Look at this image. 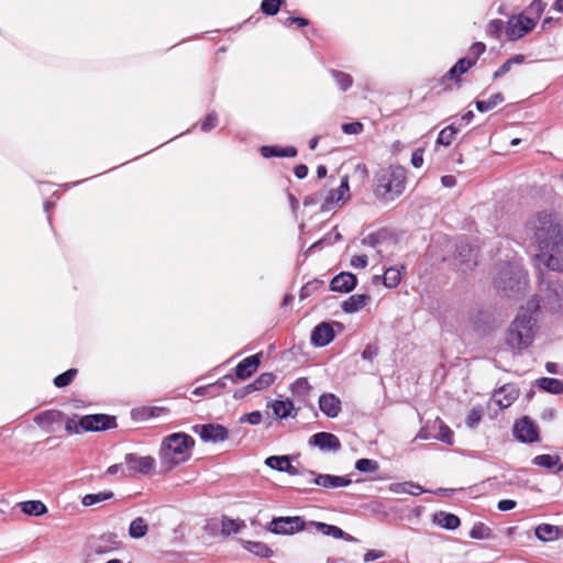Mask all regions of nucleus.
<instances>
[{
	"label": "nucleus",
	"mask_w": 563,
	"mask_h": 563,
	"mask_svg": "<svg viewBox=\"0 0 563 563\" xmlns=\"http://www.w3.org/2000/svg\"><path fill=\"white\" fill-rule=\"evenodd\" d=\"M538 245V260L554 272L563 271V224L553 216L538 213L529 223Z\"/></svg>",
	"instance_id": "1"
},
{
	"label": "nucleus",
	"mask_w": 563,
	"mask_h": 563,
	"mask_svg": "<svg viewBox=\"0 0 563 563\" xmlns=\"http://www.w3.org/2000/svg\"><path fill=\"white\" fill-rule=\"evenodd\" d=\"M539 300L531 298L525 308L510 323L506 335L507 345L514 351H521L529 347L537 331V314L539 312Z\"/></svg>",
	"instance_id": "2"
},
{
	"label": "nucleus",
	"mask_w": 563,
	"mask_h": 563,
	"mask_svg": "<svg viewBox=\"0 0 563 563\" xmlns=\"http://www.w3.org/2000/svg\"><path fill=\"white\" fill-rule=\"evenodd\" d=\"M195 440L187 433L177 432L167 435L162 443L159 457L166 471L187 462L192 454Z\"/></svg>",
	"instance_id": "3"
},
{
	"label": "nucleus",
	"mask_w": 563,
	"mask_h": 563,
	"mask_svg": "<svg viewBox=\"0 0 563 563\" xmlns=\"http://www.w3.org/2000/svg\"><path fill=\"white\" fill-rule=\"evenodd\" d=\"M493 284L505 296H512L526 286L527 275L518 262L496 264L493 271Z\"/></svg>",
	"instance_id": "4"
},
{
	"label": "nucleus",
	"mask_w": 563,
	"mask_h": 563,
	"mask_svg": "<svg viewBox=\"0 0 563 563\" xmlns=\"http://www.w3.org/2000/svg\"><path fill=\"white\" fill-rule=\"evenodd\" d=\"M406 187V169L401 166H390L382 169L376 176L375 195L385 200H394Z\"/></svg>",
	"instance_id": "5"
},
{
	"label": "nucleus",
	"mask_w": 563,
	"mask_h": 563,
	"mask_svg": "<svg viewBox=\"0 0 563 563\" xmlns=\"http://www.w3.org/2000/svg\"><path fill=\"white\" fill-rule=\"evenodd\" d=\"M540 310H544L550 313H560L563 312V284L561 283H552L548 285L543 295L539 299Z\"/></svg>",
	"instance_id": "6"
},
{
	"label": "nucleus",
	"mask_w": 563,
	"mask_h": 563,
	"mask_svg": "<svg viewBox=\"0 0 563 563\" xmlns=\"http://www.w3.org/2000/svg\"><path fill=\"white\" fill-rule=\"evenodd\" d=\"M349 176L345 175L342 177L338 188L330 189L328 191L323 190V201L321 202L320 210L323 212L331 211L341 203H344L346 200H349Z\"/></svg>",
	"instance_id": "7"
},
{
	"label": "nucleus",
	"mask_w": 563,
	"mask_h": 563,
	"mask_svg": "<svg viewBox=\"0 0 563 563\" xmlns=\"http://www.w3.org/2000/svg\"><path fill=\"white\" fill-rule=\"evenodd\" d=\"M125 470H122L123 476H134L140 473L151 474L155 468V460L152 456H139L134 453H128L124 456Z\"/></svg>",
	"instance_id": "8"
},
{
	"label": "nucleus",
	"mask_w": 563,
	"mask_h": 563,
	"mask_svg": "<svg viewBox=\"0 0 563 563\" xmlns=\"http://www.w3.org/2000/svg\"><path fill=\"white\" fill-rule=\"evenodd\" d=\"M537 24V19L525 14H517L509 18L506 27V35L509 41H516L529 33Z\"/></svg>",
	"instance_id": "9"
},
{
	"label": "nucleus",
	"mask_w": 563,
	"mask_h": 563,
	"mask_svg": "<svg viewBox=\"0 0 563 563\" xmlns=\"http://www.w3.org/2000/svg\"><path fill=\"white\" fill-rule=\"evenodd\" d=\"M79 424L82 431L97 432L115 427V419L103 413L87 415L79 419Z\"/></svg>",
	"instance_id": "10"
},
{
	"label": "nucleus",
	"mask_w": 563,
	"mask_h": 563,
	"mask_svg": "<svg viewBox=\"0 0 563 563\" xmlns=\"http://www.w3.org/2000/svg\"><path fill=\"white\" fill-rule=\"evenodd\" d=\"M303 529L305 521L298 516L274 518L269 526V530L275 534H294Z\"/></svg>",
	"instance_id": "11"
},
{
	"label": "nucleus",
	"mask_w": 563,
	"mask_h": 563,
	"mask_svg": "<svg viewBox=\"0 0 563 563\" xmlns=\"http://www.w3.org/2000/svg\"><path fill=\"white\" fill-rule=\"evenodd\" d=\"M310 482L323 488H339L351 484V479L344 476L331 474H317L313 471H307Z\"/></svg>",
	"instance_id": "12"
},
{
	"label": "nucleus",
	"mask_w": 563,
	"mask_h": 563,
	"mask_svg": "<svg viewBox=\"0 0 563 563\" xmlns=\"http://www.w3.org/2000/svg\"><path fill=\"white\" fill-rule=\"evenodd\" d=\"M195 432H197L205 442H222L229 437L227 428L221 424L213 423L196 426Z\"/></svg>",
	"instance_id": "13"
},
{
	"label": "nucleus",
	"mask_w": 563,
	"mask_h": 563,
	"mask_svg": "<svg viewBox=\"0 0 563 563\" xmlns=\"http://www.w3.org/2000/svg\"><path fill=\"white\" fill-rule=\"evenodd\" d=\"M309 444L319 448L323 452H338L341 449L339 438L330 432H318L309 439Z\"/></svg>",
	"instance_id": "14"
},
{
	"label": "nucleus",
	"mask_w": 563,
	"mask_h": 563,
	"mask_svg": "<svg viewBox=\"0 0 563 563\" xmlns=\"http://www.w3.org/2000/svg\"><path fill=\"white\" fill-rule=\"evenodd\" d=\"M454 258L460 263V265L465 266L463 271L471 269L476 265L475 250L465 240H459L456 242Z\"/></svg>",
	"instance_id": "15"
},
{
	"label": "nucleus",
	"mask_w": 563,
	"mask_h": 563,
	"mask_svg": "<svg viewBox=\"0 0 563 563\" xmlns=\"http://www.w3.org/2000/svg\"><path fill=\"white\" fill-rule=\"evenodd\" d=\"M514 433L519 441L525 443H531L538 440L536 426L526 417L515 423Z\"/></svg>",
	"instance_id": "16"
},
{
	"label": "nucleus",
	"mask_w": 563,
	"mask_h": 563,
	"mask_svg": "<svg viewBox=\"0 0 563 563\" xmlns=\"http://www.w3.org/2000/svg\"><path fill=\"white\" fill-rule=\"evenodd\" d=\"M357 284V278L354 274L349 272H342L334 276L330 283V289L336 292H350Z\"/></svg>",
	"instance_id": "17"
},
{
	"label": "nucleus",
	"mask_w": 563,
	"mask_h": 563,
	"mask_svg": "<svg viewBox=\"0 0 563 563\" xmlns=\"http://www.w3.org/2000/svg\"><path fill=\"white\" fill-rule=\"evenodd\" d=\"M261 356L258 353L242 360L235 367V377L242 380L251 377L261 364Z\"/></svg>",
	"instance_id": "18"
},
{
	"label": "nucleus",
	"mask_w": 563,
	"mask_h": 563,
	"mask_svg": "<svg viewBox=\"0 0 563 563\" xmlns=\"http://www.w3.org/2000/svg\"><path fill=\"white\" fill-rule=\"evenodd\" d=\"M320 410L329 418H335L341 411V400L334 394H322L319 398Z\"/></svg>",
	"instance_id": "19"
},
{
	"label": "nucleus",
	"mask_w": 563,
	"mask_h": 563,
	"mask_svg": "<svg viewBox=\"0 0 563 563\" xmlns=\"http://www.w3.org/2000/svg\"><path fill=\"white\" fill-rule=\"evenodd\" d=\"M311 343L314 346H325L334 339V331L327 322H321L311 332Z\"/></svg>",
	"instance_id": "20"
},
{
	"label": "nucleus",
	"mask_w": 563,
	"mask_h": 563,
	"mask_svg": "<svg viewBox=\"0 0 563 563\" xmlns=\"http://www.w3.org/2000/svg\"><path fill=\"white\" fill-rule=\"evenodd\" d=\"M310 526L314 527L316 530L322 533L323 536L332 537L334 539H343L347 542H356V539L353 536L344 532L341 528L336 526L319 521H311Z\"/></svg>",
	"instance_id": "21"
},
{
	"label": "nucleus",
	"mask_w": 563,
	"mask_h": 563,
	"mask_svg": "<svg viewBox=\"0 0 563 563\" xmlns=\"http://www.w3.org/2000/svg\"><path fill=\"white\" fill-rule=\"evenodd\" d=\"M518 395L515 385L507 384L494 393L493 399L500 408H508L518 398Z\"/></svg>",
	"instance_id": "22"
},
{
	"label": "nucleus",
	"mask_w": 563,
	"mask_h": 563,
	"mask_svg": "<svg viewBox=\"0 0 563 563\" xmlns=\"http://www.w3.org/2000/svg\"><path fill=\"white\" fill-rule=\"evenodd\" d=\"M532 463L540 467L553 471L554 473L563 471V463L559 455L540 454L532 460Z\"/></svg>",
	"instance_id": "23"
},
{
	"label": "nucleus",
	"mask_w": 563,
	"mask_h": 563,
	"mask_svg": "<svg viewBox=\"0 0 563 563\" xmlns=\"http://www.w3.org/2000/svg\"><path fill=\"white\" fill-rule=\"evenodd\" d=\"M261 154L265 158L271 157H295L297 155V148L295 146H277V145H264L261 147Z\"/></svg>",
	"instance_id": "24"
},
{
	"label": "nucleus",
	"mask_w": 563,
	"mask_h": 563,
	"mask_svg": "<svg viewBox=\"0 0 563 563\" xmlns=\"http://www.w3.org/2000/svg\"><path fill=\"white\" fill-rule=\"evenodd\" d=\"M369 299V296L365 294L352 295L343 302L342 309L347 313L357 312L367 305Z\"/></svg>",
	"instance_id": "25"
},
{
	"label": "nucleus",
	"mask_w": 563,
	"mask_h": 563,
	"mask_svg": "<svg viewBox=\"0 0 563 563\" xmlns=\"http://www.w3.org/2000/svg\"><path fill=\"white\" fill-rule=\"evenodd\" d=\"M311 388L312 387L306 377H300V378L296 379L290 386L292 396L298 401H301V402L307 401V398L309 396Z\"/></svg>",
	"instance_id": "26"
},
{
	"label": "nucleus",
	"mask_w": 563,
	"mask_h": 563,
	"mask_svg": "<svg viewBox=\"0 0 563 563\" xmlns=\"http://www.w3.org/2000/svg\"><path fill=\"white\" fill-rule=\"evenodd\" d=\"M536 537L543 541H553L560 537V528L549 523H541L534 529Z\"/></svg>",
	"instance_id": "27"
},
{
	"label": "nucleus",
	"mask_w": 563,
	"mask_h": 563,
	"mask_svg": "<svg viewBox=\"0 0 563 563\" xmlns=\"http://www.w3.org/2000/svg\"><path fill=\"white\" fill-rule=\"evenodd\" d=\"M21 511L29 516L38 517L47 512V507L41 500H27L19 503Z\"/></svg>",
	"instance_id": "28"
},
{
	"label": "nucleus",
	"mask_w": 563,
	"mask_h": 563,
	"mask_svg": "<svg viewBox=\"0 0 563 563\" xmlns=\"http://www.w3.org/2000/svg\"><path fill=\"white\" fill-rule=\"evenodd\" d=\"M433 520L437 525L448 530H454L461 523L457 516L444 511L435 514Z\"/></svg>",
	"instance_id": "29"
},
{
	"label": "nucleus",
	"mask_w": 563,
	"mask_h": 563,
	"mask_svg": "<svg viewBox=\"0 0 563 563\" xmlns=\"http://www.w3.org/2000/svg\"><path fill=\"white\" fill-rule=\"evenodd\" d=\"M241 543L245 550L257 556L269 558L273 554L272 549L263 542L241 540Z\"/></svg>",
	"instance_id": "30"
},
{
	"label": "nucleus",
	"mask_w": 563,
	"mask_h": 563,
	"mask_svg": "<svg viewBox=\"0 0 563 563\" xmlns=\"http://www.w3.org/2000/svg\"><path fill=\"white\" fill-rule=\"evenodd\" d=\"M274 415L279 419H285L292 416V411L295 410L294 402L289 399L286 400H275L271 405Z\"/></svg>",
	"instance_id": "31"
},
{
	"label": "nucleus",
	"mask_w": 563,
	"mask_h": 563,
	"mask_svg": "<svg viewBox=\"0 0 563 563\" xmlns=\"http://www.w3.org/2000/svg\"><path fill=\"white\" fill-rule=\"evenodd\" d=\"M405 269V266L399 267H389L385 271L383 276V283L388 288H395L401 282V274Z\"/></svg>",
	"instance_id": "32"
},
{
	"label": "nucleus",
	"mask_w": 563,
	"mask_h": 563,
	"mask_svg": "<svg viewBox=\"0 0 563 563\" xmlns=\"http://www.w3.org/2000/svg\"><path fill=\"white\" fill-rule=\"evenodd\" d=\"M275 380V376L273 373H263L261 374L253 383L245 386L247 393L258 391L266 389L269 387Z\"/></svg>",
	"instance_id": "33"
},
{
	"label": "nucleus",
	"mask_w": 563,
	"mask_h": 563,
	"mask_svg": "<svg viewBox=\"0 0 563 563\" xmlns=\"http://www.w3.org/2000/svg\"><path fill=\"white\" fill-rule=\"evenodd\" d=\"M473 66L472 60L467 57L460 58L448 71L446 77L452 80H457L459 76L467 73Z\"/></svg>",
	"instance_id": "34"
},
{
	"label": "nucleus",
	"mask_w": 563,
	"mask_h": 563,
	"mask_svg": "<svg viewBox=\"0 0 563 563\" xmlns=\"http://www.w3.org/2000/svg\"><path fill=\"white\" fill-rule=\"evenodd\" d=\"M245 527L246 525L243 520L231 519L227 516H223L221 519V533L223 536H231L233 533H238L242 528Z\"/></svg>",
	"instance_id": "35"
},
{
	"label": "nucleus",
	"mask_w": 563,
	"mask_h": 563,
	"mask_svg": "<svg viewBox=\"0 0 563 563\" xmlns=\"http://www.w3.org/2000/svg\"><path fill=\"white\" fill-rule=\"evenodd\" d=\"M538 385L543 390L553 395L563 393V383L558 378L542 377L538 380Z\"/></svg>",
	"instance_id": "36"
},
{
	"label": "nucleus",
	"mask_w": 563,
	"mask_h": 563,
	"mask_svg": "<svg viewBox=\"0 0 563 563\" xmlns=\"http://www.w3.org/2000/svg\"><path fill=\"white\" fill-rule=\"evenodd\" d=\"M113 497V493L110 490L99 492L96 494H87L82 497L81 503L84 506L89 507L97 505L102 501H107Z\"/></svg>",
	"instance_id": "37"
},
{
	"label": "nucleus",
	"mask_w": 563,
	"mask_h": 563,
	"mask_svg": "<svg viewBox=\"0 0 563 563\" xmlns=\"http://www.w3.org/2000/svg\"><path fill=\"white\" fill-rule=\"evenodd\" d=\"M147 530L148 527L145 520L142 517H137L134 520H132L129 528V534L133 539H140L147 533Z\"/></svg>",
	"instance_id": "38"
},
{
	"label": "nucleus",
	"mask_w": 563,
	"mask_h": 563,
	"mask_svg": "<svg viewBox=\"0 0 563 563\" xmlns=\"http://www.w3.org/2000/svg\"><path fill=\"white\" fill-rule=\"evenodd\" d=\"M60 417H62V413L59 411H53V410H48V411H44V412H41L38 413L34 421L41 426V427H48L55 422H58L60 420Z\"/></svg>",
	"instance_id": "39"
},
{
	"label": "nucleus",
	"mask_w": 563,
	"mask_h": 563,
	"mask_svg": "<svg viewBox=\"0 0 563 563\" xmlns=\"http://www.w3.org/2000/svg\"><path fill=\"white\" fill-rule=\"evenodd\" d=\"M505 100L504 96L498 92L489 97L488 100H477L476 101V109L479 112H487L498 104H500Z\"/></svg>",
	"instance_id": "40"
},
{
	"label": "nucleus",
	"mask_w": 563,
	"mask_h": 563,
	"mask_svg": "<svg viewBox=\"0 0 563 563\" xmlns=\"http://www.w3.org/2000/svg\"><path fill=\"white\" fill-rule=\"evenodd\" d=\"M290 460L287 455H273L266 459L265 464L276 471L285 472L289 467Z\"/></svg>",
	"instance_id": "41"
},
{
	"label": "nucleus",
	"mask_w": 563,
	"mask_h": 563,
	"mask_svg": "<svg viewBox=\"0 0 563 563\" xmlns=\"http://www.w3.org/2000/svg\"><path fill=\"white\" fill-rule=\"evenodd\" d=\"M330 73L342 91H346L353 85V78L351 75L334 69Z\"/></svg>",
	"instance_id": "42"
},
{
	"label": "nucleus",
	"mask_w": 563,
	"mask_h": 563,
	"mask_svg": "<svg viewBox=\"0 0 563 563\" xmlns=\"http://www.w3.org/2000/svg\"><path fill=\"white\" fill-rule=\"evenodd\" d=\"M77 373L78 372H77L76 368H69L68 371L57 375L54 378V385L57 388H63V387L68 386L74 380V378L76 377Z\"/></svg>",
	"instance_id": "43"
},
{
	"label": "nucleus",
	"mask_w": 563,
	"mask_h": 563,
	"mask_svg": "<svg viewBox=\"0 0 563 563\" xmlns=\"http://www.w3.org/2000/svg\"><path fill=\"white\" fill-rule=\"evenodd\" d=\"M457 131L459 130L456 128H454L453 125H449V126L444 128L443 130L440 131L438 139H437V143L444 145V146H449L452 143Z\"/></svg>",
	"instance_id": "44"
},
{
	"label": "nucleus",
	"mask_w": 563,
	"mask_h": 563,
	"mask_svg": "<svg viewBox=\"0 0 563 563\" xmlns=\"http://www.w3.org/2000/svg\"><path fill=\"white\" fill-rule=\"evenodd\" d=\"M117 540L115 536L109 534V536H102L99 540L98 545L96 547L97 553H106L111 551L112 549L117 548Z\"/></svg>",
	"instance_id": "45"
},
{
	"label": "nucleus",
	"mask_w": 563,
	"mask_h": 563,
	"mask_svg": "<svg viewBox=\"0 0 563 563\" xmlns=\"http://www.w3.org/2000/svg\"><path fill=\"white\" fill-rule=\"evenodd\" d=\"M378 467L377 461L371 459H360L355 463V468L362 473H374Z\"/></svg>",
	"instance_id": "46"
},
{
	"label": "nucleus",
	"mask_w": 563,
	"mask_h": 563,
	"mask_svg": "<svg viewBox=\"0 0 563 563\" xmlns=\"http://www.w3.org/2000/svg\"><path fill=\"white\" fill-rule=\"evenodd\" d=\"M490 534H492L490 529L487 526H485L484 523L475 525L470 531V537L475 540L488 539L490 537Z\"/></svg>",
	"instance_id": "47"
},
{
	"label": "nucleus",
	"mask_w": 563,
	"mask_h": 563,
	"mask_svg": "<svg viewBox=\"0 0 563 563\" xmlns=\"http://www.w3.org/2000/svg\"><path fill=\"white\" fill-rule=\"evenodd\" d=\"M284 0H263L261 10L267 15H275L280 9Z\"/></svg>",
	"instance_id": "48"
},
{
	"label": "nucleus",
	"mask_w": 563,
	"mask_h": 563,
	"mask_svg": "<svg viewBox=\"0 0 563 563\" xmlns=\"http://www.w3.org/2000/svg\"><path fill=\"white\" fill-rule=\"evenodd\" d=\"M504 27H505V24L501 20L499 19H495V20H492L488 24H487V29H486V32L489 36L492 37H495V38H499L503 31H504Z\"/></svg>",
	"instance_id": "49"
},
{
	"label": "nucleus",
	"mask_w": 563,
	"mask_h": 563,
	"mask_svg": "<svg viewBox=\"0 0 563 563\" xmlns=\"http://www.w3.org/2000/svg\"><path fill=\"white\" fill-rule=\"evenodd\" d=\"M485 51L486 45L482 42H476L470 47L466 57L472 60L473 65H475L479 56L483 55Z\"/></svg>",
	"instance_id": "50"
},
{
	"label": "nucleus",
	"mask_w": 563,
	"mask_h": 563,
	"mask_svg": "<svg viewBox=\"0 0 563 563\" xmlns=\"http://www.w3.org/2000/svg\"><path fill=\"white\" fill-rule=\"evenodd\" d=\"M433 439H438L446 444L453 443V432L452 430L440 421L439 426V434L434 435Z\"/></svg>",
	"instance_id": "51"
},
{
	"label": "nucleus",
	"mask_w": 563,
	"mask_h": 563,
	"mask_svg": "<svg viewBox=\"0 0 563 563\" xmlns=\"http://www.w3.org/2000/svg\"><path fill=\"white\" fill-rule=\"evenodd\" d=\"M262 418L263 417H262L261 411L256 410V411H252L250 413H245V415L241 416L239 421L241 423L247 422V423H250L252 426H257V424H260L262 422Z\"/></svg>",
	"instance_id": "52"
},
{
	"label": "nucleus",
	"mask_w": 563,
	"mask_h": 563,
	"mask_svg": "<svg viewBox=\"0 0 563 563\" xmlns=\"http://www.w3.org/2000/svg\"><path fill=\"white\" fill-rule=\"evenodd\" d=\"M483 410L479 408H473L466 418V424L468 428H475L482 419Z\"/></svg>",
	"instance_id": "53"
},
{
	"label": "nucleus",
	"mask_w": 563,
	"mask_h": 563,
	"mask_svg": "<svg viewBox=\"0 0 563 563\" xmlns=\"http://www.w3.org/2000/svg\"><path fill=\"white\" fill-rule=\"evenodd\" d=\"M217 123H218V114H217L214 111H212V112H210V113L206 117V119L202 121V123H201V130H202L203 132H209V131H211L213 128H216Z\"/></svg>",
	"instance_id": "54"
},
{
	"label": "nucleus",
	"mask_w": 563,
	"mask_h": 563,
	"mask_svg": "<svg viewBox=\"0 0 563 563\" xmlns=\"http://www.w3.org/2000/svg\"><path fill=\"white\" fill-rule=\"evenodd\" d=\"M378 355V346L376 344H367L362 352V358L368 362H373Z\"/></svg>",
	"instance_id": "55"
},
{
	"label": "nucleus",
	"mask_w": 563,
	"mask_h": 563,
	"mask_svg": "<svg viewBox=\"0 0 563 563\" xmlns=\"http://www.w3.org/2000/svg\"><path fill=\"white\" fill-rule=\"evenodd\" d=\"M342 131L345 134H360L363 131V124L361 122L344 123Z\"/></svg>",
	"instance_id": "56"
},
{
	"label": "nucleus",
	"mask_w": 563,
	"mask_h": 563,
	"mask_svg": "<svg viewBox=\"0 0 563 563\" xmlns=\"http://www.w3.org/2000/svg\"><path fill=\"white\" fill-rule=\"evenodd\" d=\"M411 164L416 168H420L423 165V150L417 148L411 155Z\"/></svg>",
	"instance_id": "57"
},
{
	"label": "nucleus",
	"mask_w": 563,
	"mask_h": 563,
	"mask_svg": "<svg viewBox=\"0 0 563 563\" xmlns=\"http://www.w3.org/2000/svg\"><path fill=\"white\" fill-rule=\"evenodd\" d=\"M65 429L68 433H79L82 431L79 424V420L76 419H67Z\"/></svg>",
	"instance_id": "58"
},
{
	"label": "nucleus",
	"mask_w": 563,
	"mask_h": 563,
	"mask_svg": "<svg viewBox=\"0 0 563 563\" xmlns=\"http://www.w3.org/2000/svg\"><path fill=\"white\" fill-rule=\"evenodd\" d=\"M351 265L354 268H365L367 266L366 255H355L351 258Z\"/></svg>",
	"instance_id": "59"
},
{
	"label": "nucleus",
	"mask_w": 563,
	"mask_h": 563,
	"mask_svg": "<svg viewBox=\"0 0 563 563\" xmlns=\"http://www.w3.org/2000/svg\"><path fill=\"white\" fill-rule=\"evenodd\" d=\"M321 200L323 201V190L316 192L313 195L307 196L303 200V205L305 206L316 205Z\"/></svg>",
	"instance_id": "60"
},
{
	"label": "nucleus",
	"mask_w": 563,
	"mask_h": 563,
	"mask_svg": "<svg viewBox=\"0 0 563 563\" xmlns=\"http://www.w3.org/2000/svg\"><path fill=\"white\" fill-rule=\"evenodd\" d=\"M515 507H516V501L511 500V499H503V500L498 501V505H497V508L500 511H508V510L514 509Z\"/></svg>",
	"instance_id": "61"
},
{
	"label": "nucleus",
	"mask_w": 563,
	"mask_h": 563,
	"mask_svg": "<svg viewBox=\"0 0 563 563\" xmlns=\"http://www.w3.org/2000/svg\"><path fill=\"white\" fill-rule=\"evenodd\" d=\"M511 63L509 60H506L493 75V78L494 79H497L501 76H504L505 74H507L510 68H511Z\"/></svg>",
	"instance_id": "62"
},
{
	"label": "nucleus",
	"mask_w": 563,
	"mask_h": 563,
	"mask_svg": "<svg viewBox=\"0 0 563 563\" xmlns=\"http://www.w3.org/2000/svg\"><path fill=\"white\" fill-rule=\"evenodd\" d=\"M284 24L286 26H290L291 24H297L299 27H303V26L308 25V20H306L303 18H288V19H286Z\"/></svg>",
	"instance_id": "63"
},
{
	"label": "nucleus",
	"mask_w": 563,
	"mask_h": 563,
	"mask_svg": "<svg viewBox=\"0 0 563 563\" xmlns=\"http://www.w3.org/2000/svg\"><path fill=\"white\" fill-rule=\"evenodd\" d=\"M294 174L298 179H303L308 175V167L305 164H299L295 167Z\"/></svg>",
	"instance_id": "64"
}]
</instances>
